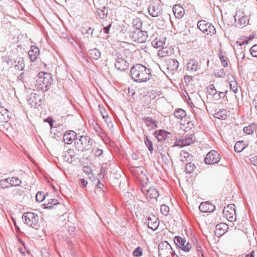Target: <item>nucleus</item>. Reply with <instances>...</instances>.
I'll use <instances>...</instances> for the list:
<instances>
[{
  "instance_id": "obj_1",
  "label": "nucleus",
  "mask_w": 257,
  "mask_h": 257,
  "mask_svg": "<svg viewBox=\"0 0 257 257\" xmlns=\"http://www.w3.org/2000/svg\"><path fill=\"white\" fill-rule=\"evenodd\" d=\"M132 78L138 82H145L151 79V72L150 70L146 66L137 64L131 69Z\"/></svg>"
},
{
  "instance_id": "obj_2",
  "label": "nucleus",
  "mask_w": 257,
  "mask_h": 257,
  "mask_svg": "<svg viewBox=\"0 0 257 257\" xmlns=\"http://www.w3.org/2000/svg\"><path fill=\"white\" fill-rule=\"evenodd\" d=\"M53 82L52 75L47 72H40L36 81L35 87L43 91H46Z\"/></svg>"
},
{
  "instance_id": "obj_3",
  "label": "nucleus",
  "mask_w": 257,
  "mask_h": 257,
  "mask_svg": "<svg viewBox=\"0 0 257 257\" xmlns=\"http://www.w3.org/2000/svg\"><path fill=\"white\" fill-rule=\"evenodd\" d=\"M75 142V145L78 151H86L91 149L93 141L86 136H78Z\"/></svg>"
},
{
  "instance_id": "obj_4",
  "label": "nucleus",
  "mask_w": 257,
  "mask_h": 257,
  "mask_svg": "<svg viewBox=\"0 0 257 257\" xmlns=\"http://www.w3.org/2000/svg\"><path fill=\"white\" fill-rule=\"evenodd\" d=\"M22 218L26 224L33 228L38 229L39 226L38 216L33 212L23 214Z\"/></svg>"
},
{
  "instance_id": "obj_5",
  "label": "nucleus",
  "mask_w": 257,
  "mask_h": 257,
  "mask_svg": "<svg viewBox=\"0 0 257 257\" xmlns=\"http://www.w3.org/2000/svg\"><path fill=\"white\" fill-rule=\"evenodd\" d=\"M137 23L136 25L137 27V32H135L133 34V38L135 39L136 41H138V43H142L146 41L147 38V32L145 31H142L140 30V28L142 26V23L138 20L137 19L136 21H134L133 24L135 25V22Z\"/></svg>"
},
{
  "instance_id": "obj_6",
  "label": "nucleus",
  "mask_w": 257,
  "mask_h": 257,
  "mask_svg": "<svg viewBox=\"0 0 257 257\" xmlns=\"http://www.w3.org/2000/svg\"><path fill=\"white\" fill-rule=\"evenodd\" d=\"M160 257H173V250L167 241L161 242L158 246Z\"/></svg>"
},
{
  "instance_id": "obj_7",
  "label": "nucleus",
  "mask_w": 257,
  "mask_h": 257,
  "mask_svg": "<svg viewBox=\"0 0 257 257\" xmlns=\"http://www.w3.org/2000/svg\"><path fill=\"white\" fill-rule=\"evenodd\" d=\"M198 28L205 34L212 36L216 33V29L210 23L205 20H201L198 22Z\"/></svg>"
},
{
  "instance_id": "obj_8",
  "label": "nucleus",
  "mask_w": 257,
  "mask_h": 257,
  "mask_svg": "<svg viewBox=\"0 0 257 257\" xmlns=\"http://www.w3.org/2000/svg\"><path fill=\"white\" fill-rule=\"evenodd\" d=\"M222 213L223 216L230 222H234L236 219L235 205L233 204H228L225 207Z\"/></svg>"
},
{
  "instance_id": "obj_9",
  "label": "nucleus",
  "mask_w": 257,
  "mask_h": 257,
  "mask_svg": "<svg viewBox=\"0 0 257 257\" xmlns=\"http://www.w3.org/2000/svg\"><path fill=\"white\" fill-rule=\"evenodd\" d=\"M235 26L238 28H242L245 26L248 21L243 12L240 10L237 11L235 15L234 16Z\"/></svg>"
},
{
  "instance_id": "obj_10",
  "label": "nucleus",
  "mask_w": 257,
  "mask_h": 257,
  "mask_svg": "<svg viewBox=\"0 0 257 257\" xmlns=\"http://www.w3.org/2000/svg\"><path fill=\"white\" fill-rule=\"evenodd\" d=\"M220 160V155L217 152L212 150L206 155L204 162L206 164H213L217 163Z\"/></svg>"
},
{
  "instance_id": "obj_11",
  "label": "nucleus",
  "mask_w": 257,
  "mask_h": 257,
  "mask_svg": "<svg viewBox=\"0 0 257 257\" xmlns=\"http://www.w3.org/2000/svg\"><path fill=\"white\" fill-rule=\"evenodd\" d=\"M42 96L36 93H31L27 99L29 104L31 107H36L40 106L41 104Z\"/></svg>"
},
{
  "instance_id": "obj_12",
  "label": "nucleus",
  "mask_w": 257,
  "mask_h": 257,
  "mask_svg": "<svg viewBox=\"0 0 257 257\" xmlns=\"http://www.w3.org/2000/svg\"><path fill=\"white\" fill-rule=\"evenodd\" d=\"M195 140V136L193 134H191L177 141L175 145L181 147L189 146L193 144Z\"/></svg>"
},
{
  "instance_id": "obj_13",
  "label": "nucleus",
  "mask_w": 257,
  "mask_h": 257,
  "mask_svg": "<svg viewBox=\"0 0 257 257\" xmlns=\"http://www.w3.org/2000/svg\"><path fill=\"white\" fill-rule=\"evenodd\" d=\"M145 223L149 228L155 231L159 226V220L157 216L151 214L148 217Z\"/></svg>"
},
{
  "instance_id": "obj_14",
  "label": "nucleus",
  "mask_w": 257,
  "mask_h": 257,
  "mask_svg": "<svg viewBox=\"0 0 257 257\" xmlns=\"http://www.w3.org/2000/svg\"><path fill=\"white\" fill-rule=\"evenodd\" d=\"M62 157L64 161L72 163L76 159V153L74 150L70 149L64 153Z\"/></svg>"
},
{
  "instance_id": "obj_15",
  "label": "nucleus",
  "mask_w": 257,
  "mask_h": 257,
  "mask_svg": "<svg viewBox=\"0 0 257 257\" xmlns=\"http://www.w3.org/2000/svg\"><path fill=\"white\" fill-rule=\"evenodd\" d=\"M142 191L146 195L147 197H149L150 199H156L159 195L157 190L154 187H150L149 189H146L145 187H143Z\"/></svg>"
},
{
  "instance_id": "obj_16",
  "label": "nucleus",
  "mask_w": 257,
  "mask_h": 257,
  "mask_svg": "<svg viewBox=\"0 0 257 257\" xmlns=\"http://www.w3.org/2000/svg\"><path fill=\"white\" fill-rule=\"evenodd\" d=\"M115 68L120 71H125L129 67V64L122 58H118L115 63Z\"/></svg>"
},
{
  "instance_id": "obj_17",
  "label": "nucleus",
  "mask_w": 257,
  "mask_h": 257,
  "mask_svg": "<svg viewBox=\"0 0 257 257\" xmlns=\"http://www.w3.org/2000/svg\"><path fill=\"white\" fill-rule=\"evenodd\" d=\"M148 12L151 16L156 17L161 14V9L158 4H152L148 8Z\"/></svg>"
},
{
  "instance_id": "obj_18",
  "label": "nucleus",
  "mask_w": 257,
  "mask_h": 257,
  "mask_svg": "<svg viewBox=\"0 0 257 257\" xmlns=\"http://www.w3.org/2000/svg\"><path fill=\"white\" fill-rule=\"evenodd\" d=\"M200 68V66L199 65L198 63L194 60H190L186 65L187 70L191 74L195 73Z\"/></svg>"
},
{
  "instance_id": "obj_19",
  "label": "nucleus",
  "mask_w": 257,
  "mask_h": 257,
  "mask_svg": "<svg viewBox=\"0 0 257 257\" xmlns=\"http://www.w3.org/2000/svg\"><path fill=\"white\" fill-rule=\"evenodd\" d=\"M199 208L202 212H212L215 210V206L209 202H205L201 203Z\"/></svg>"
},
{
  "instance_id": "obj_20",
  "label": "nucleus",
  "mask_w": 257,
  "mask_h": 257,
  "mask_svg": "<svg viewBox=\"0 0 257 257\" xmlns=\"http://www.w3.org/2000/svg\"><path fill=\"white\" fill-rule=\"evenodd\" d=\"M78 138L77 135L74 131H70L66 133L63 136L64 142L67 144H71L73 141H76Z\"/></svg>"
},
{
  "instance_id": "obj_21",
  "label": "nucleus",
  "mask_w": 257,
  "mask_h": 257,
  "mask_svg": "<svg viewBox=\"0 0 257 257\" xmlns=\"http://www.w3.org/2000/svg\"><path fill=\"white\" fill-rule=\"evenodd\" d=\"M28 54L31 61L34 62L37 59L40 54V50L36 46H32L31 49L28 52Z\"/></svg>"
},
{
  "instance_id": "obj_22",
  "label": "nucleus",
  "mask_w": 257,
  "mask_h": 257,
  "mask_svg": "<svg viewBox=\"0 0 257 257\" xmlns=\"http://www.w3.org/2000/svg\"><path fill=\"white\" fill-rule=\"evenodd\" d=\"M22 183V181L19 180L17 178V187H19V188H17V193L19 194V199L21 202L25 199L26 197V192H28V190L26 188L20 186Z\"/></svg>"
},
{
  "instance_id": "obj_23",
  "label": "nucleus",
  "mask_w": 257,
  "mask_h": 257,
  "mask_svg": "<svg viewBox=\"0 0 257 257\" xmlns=\"http://www.w3.org/2000/svg\"><path fill=\"white\" fill-rule=\"evenodd\" d=\"M25 68V63L23 58H20V60L18 61L17 64V69L19 70V71L21 73L19 74L17 72V74H19L18 78L20 80H23L25 77V71L24 70V68Z\"/></svg>"
},
{
  "instance_id": "obj_24",
  "label": "nucleus",
  "mask_w": 257,
  "mask_h": 257,
  "mask_svg": "<svg viewBox=\"0 0 257 257\" xmlns=\"http://www.w3.org/2000/svg\"><path fill=\"white\" fill-rule=\"evenodd\" d=\"M173 12L176 18H181L184 15V10L182 7L178 5H175L173 8Z\"/></svg>"
},
{
  "instance_id": "obj_25",
  "label": "nucleus",
  "mask_w": 257,
  "mask_h": 257,
  "mask_svg": "<svg viewBox=\"0 0 257 257\" xmlns=\"http://www.w3.org/2000/svg\"><path fill=\"white\" fill-rule=\"evenodd\" d=\"M8 110L4 106L0 107V122H6L9 120Z\"/></svg>"
},
{
  "instance_id": "obj_26",
  "label": "nucleus",
  "mask_w": 257,
  "mask_h": 257,
  "mask_svg": "<svg viewBox=\"0 0 257 257\" xmlns=\"http://www.w3.org/2000/svg\"><path fill=\"white\" fill-rule=\"evenodd\" d=\"M88 55L90 58L96 60L100 58L101 53L98 49L95 48L89 51Z\"/></svg>"
},
{
  "instance_id": "obj_27",
  "label": "nucleus",
  "mask_w": 257,
  "mask_h": 257,
  "mask_svg": "<svg viewBox=\"0 0 257 257\" xmlns=\"http://www.w3.org/2000/svg\"><path fill=\"white\" fill-rule=\"evenodd\" d=\"M97 13L99 17L101 19L106 18L108 15V10L106 7L103 6L101 8H98L96 7Z\"/></svg>"
},
{
  "instance_id": "obj_28",
  "label": "nucleus",
  "mask_w": 257,
  "mask_h": 257,
  "mask_svg": "<svg viewBox=\"0 0 257 257\" xmlns=\"http://www.w3.org/2000/svg\"><path fill=\"white\" fill-rule=\"evenodd\" d=\"M257 129V124L255 123L249 124L248 126L243 128V131L247 135L253 134V132Z\"/></svg>"
},
{
  "instance_id": "obj_29",
  "label": "nucleus",
  "mask_w": 257,
  "mask_h": 257,
  "mask_svg": "<svg viewBox=\"0 0 257 257\" xmlns=\"http://www.w3.org/2000/svg\"><path fill=\"white\" fill-rule=\"evenodd\" d=\"M143 120L146 125L148 127H150L152 128H154L157 127V124L158 122L151 117H148L144 118Z\"/></svg>"
},
{
  "instance_id": "obj_30",
  "label": "nucleus",
  "mask_w": 257,
  "mask_h": 257,
  "mask_svg": "<svg viewBox=\"0 0 257 257\" xmlns=\"http://www.w3.org/2000/svg\"><path fill=\"white\" fill-rule=\"evenodd\" d=\"M247 144H245L243 141H237L234 145V150L236 152H242L246 147Z\"/></svg>"
},
{
  "instance_id": "obj_31",
  "label": "nucleus",
  "mask_w": 257,
  "mask_h": 257,
  "mask_svg": "<svg viewBox=\"0 0 257 257\" xmlns=\"http://www.w3.org/2000/svg\"><path fill=\"white\" fill-rule=\"evenodd\" d=\"M179 65V63L176 60L171 59L169 61L167 64L168 68L172 71L176 70L178 68Z\"/></svg>"
},
{
  "instance_id": "obj_32",
  "label": "nucleus",
  "mask_w": 257,
  "mask_h": 257,
  "mask_svg": "<svg viewBox=\"0 0 257 257\" xmlns=\"http://www.w3.org/2000/svg\"><path fill=\"white\" fill-rule=\"evenodd\" d=\"M156 137L159 141L165 140L167 138L169 134L167 132L163 130H160L158 132H156Z\"/></svg>"
},
{
  "instance_id": "obj_33",
  "label": "nucleus",
  "mask_w": 257,
  "mask_h": 257,
  "mask_svg": "<svg viewBox=\"0 0 257 257\" xmlns=\"http://www.w3.org/2000/svg\"><path fill=\"white\" fill-rule=\"evenodd\" d=\"M214 116L219 119H224L227 116V111L224 109H220L214 114Z\"/></svg>"
},
{
  "instance_id": "obj_34",
  "label": "nucleus",
  "mask_w": 257,
  "mask_h": 257,
  "mask_svg": "<svg viewBox=\"0 0 257 257\" xmlns=\"http://www.w3.org/2000/svg\"><path fill=\"white\" fill-rule=\"evenodd\" d=\"M186 115V111L182 109H177L174 112V116L178 119H182Z\"/></svg>"
},
{
  "instance_id": "obj_35",
  "label": "nucleus",
  "mask_w": 257,
  "mask_h": 257,
  "mask_svg": "<svg viewBox=\"0 0 257 257\" xmlns=\"http://www.w3.org/2000/svg\"><path fill=\"white\" fill-rule=\"evenodd\" d=\"M135 171L137 174V177L139 179H144L146 176V171L143 167H138Z\"/></svg>"
},
{
  "instance_id": "obj_36",
  "label": "nucleus",
  "mask_w": 257,
  "mask_h": 257,
  "mask_svg": "<svg viewBox=\"0 0 257 257\" xmlns=\"http://www.w3.org/2000/svg\"><path fill=\"white\" fill-rule=\"evenodd\" d=\"M216 230L222 231V232L219 233L220 235L224 234L225 231L228 229V225L226 223H221L216 225Z\"/></svg>"
},
{
  "instance_id": "obj_37",
  "label": "nucleus",
  "mask_w": 257,
  "mask_h": 257,
  "mask_svg": "<svg viewBox=\"0 0 257 257\" xmlns=\"http://www.w3.org/2000/svg\"><path fill=\"white\" fill-rule=\"evenodd\" d=\"M174 241L177 245L181 248H182V247L184 246L185 244L186 243V240L181 238L180 236H176L175 237Z\"/></svg>"
},
{
  "instance_id": "obj_38",
  "label": "nucleus",
  "mask_w": 257,
  "mask_h": 257,
  "mask_svg": "<svg viewBox=\"0 0 257 257\" xmlns=\"http://www.w3.org/2000/svg\"><path fill=\"white\" fill-rule=\"evenodd\" d=\"M100 113H101L103 118L104 119L105 121L108 124L109 122H111V119L107 114V112L105 111V109L101 107L100 109Z\"/></svg>"
},
{
  "instance_id": "obj_39",
  "label": "nucleus",
  "mask_w": 257,
  "mask_h": 257,
  "mask_svg": "<svg viewBox=\"0 0 257 257\" xmlns=\"http://www.w3.org/2000/svg\"><path fill=\"white\" fill-rule=\"evenodd\" d=\"M152 45L155 48H160V47H164L165 45V42L163 41L158 40L157 39H156L152 42Z\"/></svg>"
},
{
  "instance_id": "obj_40",
  "label": "nucleus",
  "mask_w": 257,
  "mask_h": 257,
  "mask_svg": "<svg viewBox=\"0 0 257 257\" xmlns=\"http://www.w3.org/2000/svg\"><path fill=\"white\" fill-rule=\"evenodd\" d=\"M170 51H169V49L167 47H163L162 49L159 50L158 55L161 57H165L169 54Z\"/></svg>"
},
{
  "instance_id": "obj_41",
  "label": "nucleus",
  "mask_w": 257,
  "mask_h": 257,
  "mask_svg": "<svg viewBox=\"0 0 257 257\" xmlns=\"http://www.w3.org/2000/svg\"><path fill=\"white\" fill-rule=\"evenodd\" d=\"M59 204V203L57 200L55 199H52L49 201V202L48 204H45L44 205L46 206L45 208H51L52 207H53L54 206H56Z\"/></svg>"
},
{
  "instance_id": "obj_42",
  "label": "nucleus",
  "mask_w": 257,
  "mask_h": 257,
  "mask_svg": "<svg viewBox=\"0 0 257 257\" xmlns=\"http://www.w3.org/2000/svg\"><path fill=\"white\" fill-rule=\"evenodd\" d=\"M195 166L192 163H188L186 165L185 171L186 173H191L195 169Z\"/></svg>"
},
{
  "instance_id": "obj_43",
  "label": "nucleus",
  "mask_w": 257,
  "mask_h": 257,
  "mask_svg": "<svg viewBox=\"0 0 257 257\" xmlns=\"http://www.w3.org/2000/svg\"><path fill=\"white\" fill-rule=\"evenodd\" d=\"M229 84L230 90L232 91L234 93H236L238 92V84L236 81H231V82Z\"/></svg>"
},
{
  "instance_id": "obj_44",
  "label": "nucleus",
  "mask_w": 257,
  "mask_h": 257,
  "mask_svg": "<svg viewBox=\"0 0 257 257\" xmlns=\"http://www.w3.org/2000/svg\"><path fill=\"white\" fill-rule=\"evenodd\" d=\"M10 178L2 179L0 181V187L2 188H6L10 187L9 185Z\"/></svg>"
},
{
  "instance_id": "obj_45",
  "label": "nucleus",
  "mask_w": 257,
  "mask_h": 257,
  "mask_svg": "<svg viewBox=\"0 0 257 257\" xmlns=\"http://www.w3.org/2000/svg\"><path fill=\"white\" fill-rule=\"evenodd\" d=\"M160 211L163 215L167 216L169 212V208L168 206L164 204L161 205Z\"/></svg>"
},
{
  "instance_id": "obj_46",
  "label": "nucleus",
  "mask_w": 257,
  "mask_h": 257,
  "mask_svg": "<svg viewBox=\"0 0 257 257\" xmlns=\"http://www.w3.org/2000/svg\"><path fill=\"white\" fill-rule=\"evenodd\" d=\"M145 143L147 147H148L150 153H152L154 150L152 143L150 140L148 139L147 137H146V139L145 140Z\"/></svg>"
},
{
  "instance_id": "obj_47",
  "label": "nucleus",
  "mask_w": 257,
  "mask_h": 257,
  "mask_svg": "<svg viewBox=\"0 0 257 257\" xmlns=\"http://www.w3.org/2000/svg\"><path fill=\"white\" fill-rule=\"evenodd\" d=\"M207 91L209 94L212 95H215L217 93V91L213 85H211L208 87L207 88Z\"/></svg>"
},
{
  "instance_id": "obj_48",
  "label": "nucleus",
  "mask_w": 257,
  "mask_h": 257,
  "mask_svg": "<svg viewBox=\"0 0 257 257\" xmlns=\"http://www.w3.org/2000/svg\"><path fill=\"white\" fill-rule=\"evenodd\" d=\"M143 254L142 249L140 247H137L133 252V255L136 257H140Z\"/></svg>"
},
{
  "instance_id": "obj_49",
  "label": "nucleus",
  "mask_w": 257,
  "mask_h": 257,
  "mask_svg": "<svg viewBox=\"0 0 257 257\" xmlns=\"http://www.w3.org/2000/svg\"><path fill=\"white\" fill-rule=\"evenodd\" d=\"M45 198V195L42 192H39L37 193V194L36 195V200L38 202H42V201L44 200Z\"/></svg>"
},
{
  "instance_id": "obj_50",
  "label": "nucleus",
  "mask_w": 257,
  "mask_h": 257,
  "mask_svg": "<svg viewBox=\"0 0 257 257\" xmlns=\"http://www.w3.org/2000/svg\"><path fill=\"white\" fill-rule=\"evenodd\" d=\"M219 57L220 59V61L221 62L222 65L225 67H226L228 65V63L227 61V58L224 57L222 54H219Z\"/></svg>"
},
{
  "instance_id": "obj_51",
  "label": "nucleus",
  "mask_w": 257,
  "mask_h": 257,
  "mask_svg": "<svg viewBox=\"0 0 257 257\" xmlns=\"http://www.w3.org/2000/svg\"><path fill=\"white\" fill-rule=\"evenodd\" d=\"M250 53L252 57H257V44L254 45L250 48Z\"/></svg>"
},
{
  "instance_id": "obj_52",
  "label": "nucleus",
  "mask_w": 257,
  "mask_h": 257,
  "mask_svg": "<svg viewBox=\"0 0 257 257\" xmlns=\"http://www.w3.org/2000/svg\"><path fill=\"white\" fill-rule=\"evenodd\" d=\"M214 74L215 76L218 77H223L225 75V72L223 69H219L216 70Z\"/></svg>"
},
{
  "instance_id": "obj_53",
  "label": "nucleus",
  "mask_w": 257,
  "mask_h": 257,
  "mask_svg": "<svg viewBox=\"0 0 257 257\" xmlns=\"http://www.w3.org/2000/svg\"><path fill=\"white\" fill-rule=\"evenodd\" d=\"M92 152L93 153L95 156L99 157L102 154L103 151L101 149H97L93 150Z\"/></svg>"
},
{
  "instance_id": "obj_54",
  "label": "nucleus",
  "mask_w": 257,
  "mask_h": 257,
  "mask_svg": "<svg viewBox=\"0 0 257 257\" xmlns=\"http://www.w3.org/2000/svg\"><path fill=\"white\" fill-rule=\"evenodd\" d=\"M191 248V244L189 242L186 243L182 247V249L185 251H189Z\"/></svg>"
},
{
  "instance_id": "obj_55",
  "label": "nucleus",
  "mask_w": 257,
  "mask_h": 257,
  "mask_svg": "<svg viewBox=\"0 0 257 257\" xmlns=\"http://www.w3.org/2000/svg\"><path fill=\"white\" fill-rule=\"evenodd\" d=\"M250 163L254 165H257V156L251 157L250 159Z\"/></svg>"
},
{
  "instance_id": "obj_56",
  "label": "nucleus",
  "mask_w": 257,
  "mask_h": 257,
  "mask_svg": "<svg viewBox=\"0 0 257 257\" xmlns=\"http://www.w3.org/2000/svg\"><path fill=\"white\" fill-rule=\"evenodd\" d=\"M16 177H12L11 179L10 178L9 180V185L11 186H16Z\"/></svg>"
},
{
  "instance_id": "obj_57",
  "label": "nucleus",
  "mask_w": 257,
  "mask_h": 257,
  "mask_svg": "<svg viewBox=\"0 0 257 257\" xmlns=\"http://www.w3.org/2000/svg\"><path fill=\"white\" fill-rule=\"evenodd\" d=\"M253 38V37H252V38H246V39H244V40H243V41L242 42L239 43V45L240 46H242L244 44H248V41L249 40H252Z\"/></svg>"
},
{
  "instance_id": "obj_58",
  "label": "nucleus",
  "mask_w": 257,
  "mask_h": 257,
  "mask_svg": "<svg viewBox=\"0 0 257 257\" xmlns=\"http://www.w3.org/2000/svg\"><path fill=\"white\" fill-rule=\"evenodd\" d=\"M227 80L228 81L229 83H231V81H236L234 76L231 74H228L227 75Z\"/></svg>"
},
{
  "instance_id": "obj_59",
  "label": "nucleus",
  "mask_w": 257,
  "mask_h": 257,
  "mask_svg": "<svg viewBox=\"0 0 257 257\" xmlns=\"http://www.w3.org/2000/svg\"><path fill=\"white\" fill-rule=\"evenodd\" d=\"M80 182L81 186L82 187H85L87 184V181L84 179H80Z\"/></svg>"
},
{
  "instance_id": "obj_60",
  "label": "nucleus",
  "mask_w": 257,
  "mask_h": 257,
  "mask_svg": "<svg viewBox=\"0 0 257 257\" xmlns=\"http://www.w3.org/2000/svg\"><path fill=\"white\" fill-rule=\"evenodd\" d=\"M244 257H254V251H251L249 253L244 255Z\"/></svg>"
},
{
  "instance_id": "obj_61",
  "label": "nucleus",
  "mask_w": 257,
  "mask_h": 257,
  "mask_svg": "<svg viewBox=\"0 0 257 257\" xmlns=\"http://www.w3.org/2000/svg\"><path fill=\"white\" fill-rule=\"evenodd\" d=\"M111 27V25H109L108 26L104 27L103 30L104 32L106 34H108L109 33V30L110 28Z\"/></svg>"
},
{
  "instance_id": "obj_62",
  "label": "nucleus",
  "mask_w": 257,
  "mask_h": 257,
  "mask_svg": "<svg viewBox=\"0 0 257 257\" xmlns=\"http://www.w3.org/2000/svg\"><path fill=\"white\" fill-rule=\"evenodd\" d=\"M94 29L89 27L88 30L86 31V33L88 34H90L91 35L93 34Z\"/></svg>"
},
{
  "instance_id": "obj_63",
  "label": "nucleus",
  "mask_w": 257,
  "mask_h": 257,
  "mask_svg": "<svg viewBox=\"0 0 257 257\" xmlns=\"http://www.w3.org/2000/svg\"><path fill=\"white\" fill-rule=\"evenodd\" d=\"M97 181L98 183L96 185L97 187L98 188H101L103 186V184H102L98 179H97Z\"/></svg>"
},
{
  "instance_id": "obj_64",
  "label": "nucleus",
  "mask_w": 257,
  "mask_h": 257,
  "mask_svg": "<svg viewBox=\"0 0 257 257\" xmlns=\"http://www.w3.org/2000/svg\"><path fill=\"white\" fill-rule=\"evenodd\" d=\"M181 156H184V158H188L189 157V153L186 152H183L181 153Z\"/></svg>"
}]
</instances>
